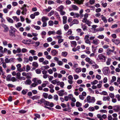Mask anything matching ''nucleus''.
<instances>
[{
	"instance_id": "1",
	"label": "nucleus",
	"mask_w": 120,
	"mask_h": 120,
	"mask_svg": "<svg viewBox=\"0 0 120 120\" xmlns=\"http://www.w3.org/2000/svg\"><path fill=\"white\" fill-rule=\"evenodd\" d=\"M10 29L9 30V34L10 36L11 37H15V32L17 31L16 29L11 26L10 27Z\"/></svg>"
},
{
	"instance_id": "2",
	"label": "nucleus",
	"mask_w": 120,
	"mask_h": 120,
	"mask_svg": "<svg viewBox=\"0 0 120 120\" xmlns=\"http://www.w3.org/2000/svg\"><path fill=\"white\" fill-rule=\"evenodd\" d=\"M90 35L89 34L86 35L85 36L84 38V40L85 41V42L87 44L91 45V43L89 40V37Z\"/></svg>"
},
{
	"instance_id": "3",
	"label": "nucleus",
	"mask_w": 120,
	"mask_h": 120,
	"mask_svg": "<svg viewBox=\"0 0 120 120\" xmlns=\"http://www.w3.org/2000/svg\"><path fill=\"white\" fill-rule=\"evenodd\" d=\"M98 58L102 61L105 62V61L106 57L102 54L99 55L98 56Z\"/></svg>"
},
{
	"instance_id": "4",
	"label": "nucleus",
	"mask_w": 120,
	"mask_h": 120,
	"mask_svg": "<svg viewBox=\"0 0 120 120\" xmlns=\"http://www.w3.org/2000/svg\"><path fill=\"white\" fill-rule=\"evenodd\" d=\"M1 25L4 29L3 31L4 32L7 33L9 29L7 26L3 23H2Z\"/></svg>"
},
{
	"instance_id": "5",
	"label": "nucleus",
	"mask_w": 120,
	"mask_h": 120,
	"mask_svg": "<svg viewBox=\"0 0 120 120\" xmlns=\"http://www.w3.org/2000/svg\"><path fill=\"white\" fill-rule=\"evenodd\" d=\"M109 68L108 67H105L103 68L102 71L103 74L104 75H107L108 74L109 72Z\"/></svg>"
},
{
	"instance_id": "6",
	"label": "nucleus",
	"mask_w": 120,
	"mask_h": 120,
	"mask_svg": "<svg viewBox=\"0 0 120 120\" xmlns=\"http://www.w3.org/2000/svg\"><path fill=\"white\" fill-rule=\"evenodd\" d=\"M82 22L84 23H85L88 26H90V24L91 23V22L87 19H85L82 20Z\"/></svg>"
},
{
	"instance_id": "7",
	"label": "nucleus",
	"mask_w": 120,
	"mask_h": 120,
	"mask_svg": "<svg viewBox=\"0 0 120 120\" xmlns=\"http://www.w3.org/2000/svg\"><path fill=\"white\" fill-rule=\"evenodd\" d=\"M71 16H73V18H78L80 16V15L78 13H74L73 12H71L70 13Z\"/></svg>"
},
{
	"instance_id": "8",
	"label": "nucleus",
	"mask_w": 120,
	"mask_h": 120,
	"mask_svg": "<svg viewBox=\"0 0 120 120\" xmlns=\"http://www.w3.org/2000/svg\"><path fill=\"white\" fill-rule=\"evenodd\" d=\"M113 109L116 112H117L120 110V106L116 105L113 106Z\"/></svg>"
},
{
	"instance_id": "9",
	"label": "nucleus",
	"mask_w": 120,
	"mask_h": 120,
	"mask_svg": "<svg viewBox=\"0 0 120 120\" xmlns=\"http://www.w3.org/2000/svg\"><path fill=\"white\" fill-rule=\"evenodd\" d=\"M112 41L117 45L120 43V40L118 39H112Z\"/></svg>"
},
{
	"instance_id": "10",
	"label": "nucleus",
	"mask_w": 120,
	"mask_h": 120,
	"mask_svg": "<svg viewBox=\"0 0 120 120\" xmlns=\"http://www.w3.org/2000/svg\"><path fill=\"white\" fill-rule=\"evenodd\" d=\"M51 52L53 56H55L58 54V51L54 49H52Z\"/></svg>"
},
{
	"instance_id": "11",
	"label": "nucleus",
	"mask_w": 120,
	"mask_h": 120,
	"mask_svg": "<svg viewBox=\"0 0 120 120\" xmlns=\"http://www.w3.org/2000/svg\"><path fill=\"white\" fill-rule=\"evenodd\" d=\"M99 42L100 41L98 40L95 39L93 40L92 43L95 45H97L99 43Z\"/></svg>"
},
{
	"instance_id": "12",
	"label": "nucleus",
	"mask_w": 120,
	"mask_h": 120,
	"mask_svg": "<svg viewBox=\"0 0 120 120\" xmlns=\"http://www.w3.org/2000/svg\"><path fill=\"white\" fill-rule=\"evenodd\" d=\"M112 48L113 49V50H111L109 48H108V49L107 52L108 54L109 55L110 54V53L112 52H114V46H113Z\"/></svg>"
},
{
	"instance_id": "13",
	"label": "nucleus",
	"mask_w": 120,
	"mask_h": 120,
	"mask_svg": "<svg viewBox=\"0 0 120 120\" xmlns=\"http://www.w3.org/2000/svg\"><path fill=\"white\" fill-rule=\"evenodd\" d=\"M64 90H61L58 91V94L60 96H62L64 95Z\"/></svg>"
},
{
	"instance_id": "14",
	"label": "nucleus",
	"mask_w": 120,
	"mask_h": 120,
	"mask_svg": "<svg viewBox=\"0 0 120 120\" xmlns=\"http://www.w3.org/2000/svg\"><path fill=\"white\" fill-rule=\"evenodd\" d=\"M81 26V28H82L83 31H85L86 30L87 31L88 30L86 24H85L84 25H82Z\"/></svg>"
},
{
	"instance_id": "15",
	"label": "nucleus",
	"mask_w": 120,
	"mask_h": 120,
	"mask_svg": "<svg viewBox=\"0 0 120 120\" xmlns=\"http://www.w3.org/2000/svg\"><path fill=\"white\" fill-rule=\"evenodd\" d=\"M49 19L48 18L45 16H43L41 18V20L43 22H46V21Z\"/></svg>"
},
{
	"instance_id": "16",
	"label": "nucleus",
	"mask_w": 120,
	"mask_h": 120,
	"mask_svg": "<svg viewBox=\"0 0 120 120\" xmlns=\"http://www.w3.org/2000/svg\"><path fill=\"white\" fill-rule=\"evenodd\" d=\"M101 18L105 23H106L107 22V20H106V18L104 17L103 15H101L100 16Z\"/></svg>"
},
{
	"instance_id": "17",
	"label": "nucleus",
	"mask_w": 120,
	"mask_h": 120,
	"mask_svg": "<svg viewBox=\"0 0 120 120\" xmlns=\"http://www.w3.org/2000/svg\"><path fill=\"white\" fill-rule=\"evenodd\" d=\"M48 82L47 81H44L43 83L41 85L42 87H45L46 85L48 84Z\"/></svg>"
},
{
	"instance_id": "18",
	"label": "nucleus",
	"mask_w": 120,
	"mask_h": 120,
	"mask_svg": "<svg viewBox=\"0 0 120 120\" xmlns=\"http://www.w3.org/2000/svg\"><path fill=\"white\" fill-rule=\"evenodd\" d=\"M63 24H65L67 22V18L66 16H64L63 17Z\"/></svg>"
},
{
	"instance_id": "19",
	"label": "nucleus",
	"mask_w": 120,
	"mask_h": 120,
	"mask_svg": "<svg viewBox=\"0 0 120 120\" xmlns=\"http://www.w3.org/2000/svg\"><path fill=\"white\" fill-rule=\"evenodd\" d=\"M20 9L22 10L23 12H24V14H26V12L27 11V9L26 8L24 7H22L20 8Z\"/></svg>"
},
{
	"instance_id": "20",
	"label": "nucleus",
	"mask_w": 120,
	"mask_h": 120,
	"mask_svg": "<svg viewBox=\"0 0 120 120\" xmlns=\"http://www.w3.org/2000/svg\"><path fill=\"white\" fill-rule=\"evenodd\" d=\"M32 65L35 67L37 68L38 66V63L36 62H34L32 63Z\"/></svg>"
},
{
	"instance_id": "21",
	"label": "nucleus",
	"mask_w": 120,
	"mask_h": 120,
	"mask_svg": "<svg viewBox=\"0 0 120 120\" xmlns=\"http://www.w3.org/2000/svg\"><path fill=\"white\" fill-rule=\"evenodd\" d=\"M72 7L74 10H78L79 9L78 7L76 5H72Z\"/></svg>"
},
{
	"instance_id": "22",
	"label": "nucleus",
	"mask_w": 120,
	"mask_h": 120,
	"mask_svg": "<svg viewBox=\"0 0 120 120\" xmlns=\"http://www.w3.org/2000/svg\"><path fill=\"white\" fill-rule=\"evenodd\" d=\"M36 51L34 50H30L29 51V52L32 54V55H36L35 53Z\"/></svg>"
},
{
	"instance_id": "23",
	"label": "nucleus",
	"mask_w": 120,
	"mask_h": 120,
	"mask_svg": "<svg viewBox=\"0 0 120 120\" xmlns=\"http://www.w3.org/2000/svg\"><path fill=\"white\" fill-rule=\"evenodd\" d=\"M32 40L30 39L26 40L24 41V42L23 43L24 44H30L29 43L31 42Z\"/></svg>"
},
{
	"instance_id": "24",
	"label": "nucleus",
	"mask_w": 120,
	"mask_h": 120,
	"mask_svg": "<svg viewBox=\"0 0 120 120\" xmlns=\"http://www.w3.org/2000/svg\"><path fill=\"white\" fill-rule=\"evenodd\" d=\"M48 34L49 35H50L52 34H55V33L54 31H50L48 32Z\"/></svg>"
},
{
	"instance_id": "25",
	"label": "nucleus",
	"mask_w": 120,
	"mask_h": 120,
	"mask_svg": "<svg viewBox=\"0 0 120 120\" xmlns=\"http://www.w3.org/2000/svg\"><path fill=\"white\" fill-rule=\"evenodd\" d=\"M95 100V98L94 97H91L90 101V103H94Z\"/></svg>"
},
{
	"instance_id": "26",
	"label": "nucleus",
	"mask_w": 120,
	"mask_h": 120,
	"mask_svg": "<svg viewBox=\"0 0 120 120\" xmlns=\"http://www.w3.org/2000/svg\"><path fill=\"white\" fill-rule=\"evenodd\" d=\"M72 22L74 24H78L79 23V21L77 19H74Z\"/></svg>"
},
{
	"instance_id": "27",
	"label": "nucleus",
	"mask_w": 120,
	"mask_h": 120,
	"mask_svg": "<svg viewBox=\"0 0 120 120\" xmlns=\"http://www.w3.org/2000/svg\"><path fill=\"white\" fill-rule=\"evenodd\" d=\"M8 21L9 22L11 23L13 22V20L9 17H7V18Z\"/></svg>"
},
{
	"instance_id": "28",
	"label": "nucleus",
	"mask_w": 120,
	"mask_h": 120,
	"mask_svg": "<svg viewBox=\"0 0 120 120\" xmlns=\"http://www.w3.org/2000/svg\"><path fill=\"white\" fill-rule=\"evenodd\" d=\"M32 26L34 27L37 30H40V27L39 26H35L34 25H32Z\"/></svg>"
},
{
	"instance_id": "29",
	"label": "nucleus",
	"mask_w": 120,
	"mask_h": 120,
	"mask_svg": "<svg viewBox=\"0 0 120 120\" xmlns=\"http://www.w3.org/2000/svg\"><path fill=\"white\" fill-rule=\"evenodd\" d=\"M35 71L36 73L38 74H40L41 72V71L40 69H39L36 70Z\"/></svg>"
},
{
	"instance_id": "30",
	"label": "nucleus",
	"mask_w": 120,
	"mask_h": 120,
	"mask_svg": "<svg viewBox=\"0 0 120 120\" xmlns=\"http://www.w3.org/2000/svg\"><path fill=\"white\" fill-rule=\"evenodd\" d=\"M82 104L79 101H77L76 103V106L77 107L81 106Z\"/></svg>"
},
{
	"instance_id": "31",
	"label": "nucleus",
	"mask_w": 120,
	"mask_h": 120,
	"mask_svg": "<svg viewBox=\"0 0 120 120\" xmlns=\"http://www.w3.org/2000/svg\"><path fill=\"white\" fill-rule=\"evenodd\" d=\"M64 28L65 30L66 31L68 29L69 26L68 25L66 24L64 25Z\"/></svg>"
},
{
	"instance_id": "32",
	"label": "nucleus",
	"mask_w": 120,
	"mask_h": 120,
	"mask_svg": "<svg viewBox=\"0 0 120 120\" xmlns=\"http://www.w3.org/2000/svg\"><path fill=\"white\" fill-rule=\"evenodd\" d=\"M11 75H8L6 77V80L8 81H11Z\"/></svg>"
},
{
	"instance_id": "33",
	"label": "nucleus",
	"mask_w": 120,
	"mask_h": 120,
	"mask_svg": "<svg viewBox=\"0 0 120 120\" xmlns=\"http://www.w3.org/2000/svg\"><path fill=\"white\" fill-rule=\"evenodd\" d=\"M31 98L33 100L35 99H38L39 98V97L37 95H35L31 97Z\"/></svg>"
},
{
	"instance_id": "34",
	"label": "nucleus",
	"mask_w": 120,
	"mask_h": 120,
	"mask_svg": "<svg viewBox=\"0 0 120 120\" xmlns=\"http://www.w3.org/2000/svg\"><path fill=\"white\" fill-rule=\"evenodd\" d=\"M50 103V102L49 101H46L45 100V101H44V103L45 105L46 106H49V105Z\"/></svg>"
},
{
	"instance_id": "35",
	"label": "nucleus",
	"mask_w": 120,
	"mask_h": 120,
	"mask_svg": "<svg viewBox=\"0 0 120 120\" xmlns=\"http://www.w3.org/2000/svg\"><path fill=\"white\" fill-rule=\"evenodd\" d=\"M22 25V23L20 22H18L17 24L15 25V26L17 28H19Z\"/></svg>"
},
{
	"instance_id": "36",
	"label": "nucleus",
	"mask_w": 120,
	"mask_h": 120,
	"mask_svg": "<svg viewBox=\"0 0 120 120\" xmlns=\"http://www.w3.org/2000/svg\"><path fill=\"white\" fill-rule=\"evenodd\" d=\"M81 70L80 68H76L75 70V71L76 72L79 73L81 72Z\"/></svg>"
},
{
	"instance_id": "37",
	"label": "nucleus",
	"mask_w": 120,
	"mask_h": 120,
	"mask_svg": "<svg viewBox=\"0 0 120 120\" xmlns=\"http://www.w3.org/2000/svg\"><path fill=\"white\" fill-rule=\"evenodd\" d=\"M72 33V31L71 29H69L66 33V34L68 35H71Z\"/></svg>"
},
{
	"instance_id": "38",
	"label": "nucleus",
	"mask_w": 120,
	"mask_h": 120,
	"mask_svg": "<svg viewBox=\"0 0 120 120\" xmlns=\"http://www.w3.org/2000/svg\"><path fill=\"white\" fill-rule=\"evenodd\" d=\"M64 9L63 6V5H61L58 8V11H60Z\"/></svg>"
},
{
	"instance_id": "39",
	"label": "nucleus",
	"mask_w": 120,
	"mask_h": 120,
	"mask_svg": "<svg viewBox=\"0 0 120 120\" xmlns=\"http://www.w3.org/2000/svg\"><path fill=\"white\" fill-rule=\"evenodd\" d=\"M83 12V11L82 9H81L79 11L80 15L81 18L83 16V15L82 14Z\"/></svg>"
},
{
	"instance_id": "40",
	"label": "nucleus",
	"mask_w": 120,
	"mask_h": 120,
	"mask_svg": "<svg viewBox=\"0 0 120 120\" xmlns=\"http://www.w3.org/2000/svg\"><path fill=\"white\" fill-rule=\"evenodd\" d=\"M28 91V90L27 89H26L25 90H23L22 91V93L23 94L25 95L26 94Z\"/></svg>"
},
{
	"instance_id": "41",
	"label": "nucleus",
	"mask_w": 120,
	"mask_h": 120,
	"mask_svg": "<svg viewBox=\"0 0 120 120\" xmlns=\"http://www.w3.org/2000/svg\"><path fill=\"white\" fill-rule=\"evenodd\" d=\"M61 87L63 88L64 87V82H60L59 83Z\"/></svg>"
},
{
	"instance_id": "42",
	"label": "nucleus",
	"mask_w": 120,
	"mask_h": 120,
	"mask_svg": "<svg viewBox=\"0 0 120 120\" xmlns=\"http://www.w3.org/2000/svg\"><path fill=\"white\" fill-rule=\"evenodd\" d=\"M97 116L98 118L100 119V120H103V119L102 118V116H101L100 114H97Z\"/></svg>"
},
{
	"instance_id": "43",
	"label": "nucleus",
	"mask_w": 120,
	"mask_h": 120,
	"mask_svg": "<svg viewBox=\"0 0 120 120\" xmlns=\"http://www.w3.org/2000/svg\"><path fill=\"white\" fill-rule=\"evenodd\" d=\"M89 110L90 111H94V108L92 107H90L89 108Z\"/></svg>"
},
{
	"instance_id": "44",
	"label": "nucleus",
	"mask_w": 120,
	"mask_h": 120,
	"mask_svg": "<svg viewBox=\"0 0 120 120\" xmlns=\"http://www.w3.org/2000/svg\"><path fill=\"white\" fill-rule=\"evenodd\" d=\"M104 36L103 35H99L97 37V38L101 39H103L104 38Z\"/></svg>"
},
{
	"instance_id": "45",
	"label": "nucleus",
	"mask_w": 120,
	"mask_h": 120,
	"mask_svg": "<svg viewBox=\"0 0 120 120\" xmlns=\"http://www.w3.org/2000/svg\"><path fill=\"white\" fill-rule=\"evenodd\" d=\"M67 54V53L66 52H63L62 53V55L64 56H66Z\"/></svg>"
},
{
	"instance_id": "46",
	"label": "nucleus",
	"mask_w": 120,
	"mask_h": 120,
	"mask_svg": "<svg viewBox=\"0 0 120 120\" xmlns=\"http://www.w3.org/2000/svg\"><path fill=\"white\" fill-rule=\"evenodd\" d=\"M44 60V58L43 57L39 59V61L40 62H43Z\"/></svg>"
},
{
	"instance_id": "47",
	"label": "nucleus",
	"mask_w": 120,
	"mask_h": 120,
	"mask_svg": "<svg viewBox=\"0 0 120 120\" xmlns=\"http://www.w3.org/2000/svg\"><path fill=\"white\" fill-rule=\"evenodd\" d=\"M54 24V22L53 21L50 20L49 22V24L50 26H52Z\"/></svg>"
},
{
	"instance_id": "48",
	"label": "nucleus",
	"mask_w": 120,
	"mask_h": 120,
	"mask_svg": "<svg viewBox=\"0 0 120 120\" xmlns=\"http://www.w3.org/2000/svg\"><path fill=\"white\" fill-rule=\"evenodd\" d=\"M91 97L90 96H88L86 98L87 99V103H90V101Z\"/></svg>"
},
{
	"instance_id": "49",
	"label": "nucleus",
	"mask_w": 120,
	"mask_h": 120,
	"mask_svg": "<svg viewBox=\"0 0 120 120\" xmlns=\"http://www.w3.org/2000/svg\"><path fill=\"white\" fill-rule=\"evenodd\" d=\"M98 81L96 80H95L91 82L92 85H95L98 83Z\"/></svg>"
},
{
	"instance_id": "50",
	"label": "nucleus",
	"mask_w": 120,
	"mask_h": 120,
	"mask_svg": "<svg viewBox=\"0 0 120 120\" xmlns=\"http://www.w3.org/2000/svg\"><path fill=\"white\" fill-rule=\"evenodd\" d=\"M26 83L27 84L30 85L31 83V81L30 79H28L26 81Z\"/></svg>"
},
{
	"instance_id": "51",
	"label": "nucleus",
	"mask_w": 120,
	"mask_h": 120,
	"mask_svg": "<svg viewBox=\"0 0 120 120\" xmlns=\"http://www.w3.org/2000/svg\"><path fill=\"white\" fill-rule=\"evenodd\" d=\"M54 13V11H51L48 14V16H50L53 14Z\"/></svg>"
},
{
	"instance_id": "52",
	"label": "nucleus",
	"mask_w": 120,
	"mask_h": 120,
	"mask_svg": "<svg viewBox=\"0 0 120 120\" xmlns=\"http://www.w3.org/2000/svg\"><path fill=\"white\" fill-rule=\"evenodd\" d=\"M53 98L54 100H55L56 101L58 100V97L57 95H55L54 96Z\"/></svg>"
},
{
	"instance_id": "53",
	"label": "nucleus",
	"mask_w": 120,
	"mask_h": 120,
	"mask_svg": "<svg viewBox=\"0 0 120 120\" xmlns=\"http://www.w3.org/2000/svg\"><path fill=\"white\" fill-rule=\"evenodd\" d=\"M15 20H16V21H19V18H17V16H14L12 17Z\"/></svg>"
},
{
	"instance_id": "54",
	"label": "nucleus",
	"mask_w": 120,
	"mask_h": 120,
	"mask_svg": "<svg viewBox=\"0 0 120 120\" xmlns=\"http://www.w3.org/2000/svg\"><path fill=\"white\" fill-rule=\"evenodd\" d=\"M101 4L103 7L104 8L106 7L107 5V4L106 3H103V2H101Z\"/></svg>"
},
{
	"instance_id": "55",
	"label": "nucleus",
	"mask_w": 120,
	"mask_h": 120,
	"mask_svg": "<svg viewBox=\"0 0 120 120\" xmlns=\"http://www.w3.org/2000/svg\"><path fill=\"white\" fill-rule=\"evenodd\" d=\"M94 64L92 65V66L93 67V68H99L98 66L96 64Z\"/></svg>"
},
{
	"instance_id": "56",
	"label": "nucleus",
	"mask_w": 120,
	"mask_h": 120,
	"mask_svg": "<svg viewBox=\"0 0 120 120\" xmlns=\"http://www.w3.org/2000/svg\"><path fill=\"white\" fill-rule=\"evenodd\" d=\"M109 95L110 97L112 98H113L115 97L113 93H110L109 94Z\"/></svg>"
},
{
	"instance_id": "57",
	"label": "nucleus",
	"mask_w": 120,
	"mask_h": 120,
	"mask_svg": "<svg viewBox=\"0 0 120 120\" xmlns=\"http://www.w3.org/2000/svg\"><path fill=\"white\" fill-rule=\"evenodd\" d=\"M27 74L26 78L27 79L31 78V74L29 73H28Z\"/></svg>"
},
{
	"instance_id": "58",
	"label": "nucleus",
	"mask_w": 120,
	"mask_h": 120,
	"mask_svg": "<svg viewBox=\"0 0 120 120\" xmlns=\"http://www.w3.org/2000/svg\"><path fill=\"white\" fill-rule=\"evenodd\" d=\"M43 95L45 98H47L48 94L46 93H44L43 94Z\"/></svg>"
},
{
	"instance_id": "59",
	"label": "nucleus",
	"mask_w": 120,
	"mask_h": 120,
	"mask_svg": "<svg viewBox=\"0 0 120 120\" xmlns=\"http://www.w3.org/2000/svg\"><path fill=\"white\" fill-rule=\"evenodd\" d=\"M26 71L28 72V71H29L30 69V66L28 65H27L26 66Z\"/></svg>"
},
{
	"instance_id": "60",
	"label": "nucleus",
	"mask_w": 120,
	"mask_h": 120,
	"mask_svg": "<svg viewBox=\"0 0 120 120\" xmlns=\"http://www.w3.org/2000/svg\"><path fill=\"white\" fill-rule=\"evenodd\" d=\"M27 52V50L25 48H22V52L24 53Z\"/></svg>"
},
{
	"instance_id": "61",
	"label": "nucleus",
	"mask_w": 120,
	"mask_h": 120,
	"mask_svg": "<svg viewBox=\"0 0 120 120\" xmlns=\"http://www.w3.org/2000/svg\"><path fill=\"white\" fill-rule=\"evenodd\" d=\"M26 111L23 110H20L19 111V112L20 113H26Z\"/></svg>"
},
{
	"instance_id": "62",
	"label": "nucleus",
	"mask_w": 120,
	"mask_h": 120,
	"mask_svg": "<svg viewBox=\"0 0 120 120\" xmlns=\"http://www.w3.org/2000/svg\"><path fill=\"white\" fill-rule=\"evenodd\" d=\"M57 34L59 35H61L62 34L61 31L60 30H58L56 33H55V34Z\"/></svg>"
},
{
	"instance_id": "63",
	"label": "nucleus",
	"mask_w": 120,
	"mask_h": 120,
	"mask_svg": "<svg viewBox=\"0 0 120 120\" xmlns=\"http://www.w3.org/2000/svg\"><path fill=\"white\" fill-rule=\"evenodd\" d=\"M101 94L105 95H107L108 94L107 93L106 91H102Z\"/></svg>"
},
{
	"instance_id": "64",
	"label": "nucleus",
	"mask_w": 120,
	"mask_h": 120,
	"mask_svg": "<svg viewBox=\"0 0 120 120\" xmlns=\"http://www.w3.org/2000/svg\"><path fill=\"white\" fill-rule=\"evenodd\" d=\"M116 97L117 98L118 101H120V95L119 94H117L116 95Z\"/></svg>"
}]
</instances>
